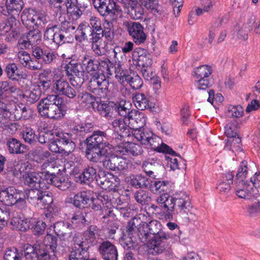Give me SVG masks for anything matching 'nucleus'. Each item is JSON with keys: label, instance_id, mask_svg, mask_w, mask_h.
<instances>
[{"label": "nucleus", "instance_id": "obj_1", "mask_svg": "<svg viewBox=\"0 0 260 260\" xmlns=\"http://www.w3.org/2000/svg\"><path fill=\"white\" fill-rule=\"evenodd\" d=\"M140 232L141 242L147 243L149 251L153 255L164 252L172 253L169 244L171 237L162 230L159 221L153 220L143 224Z\"/></svg>", "mask_w": 260, "mask_h": 260}, {"label": "nucleus", "instance_id": "obj_2", "mask_svg": "<svg viewBox=\"0 0 260 260\" xmlns=\"http://www.w3.org/2000/svg\"><path fill=\"white\" fill-rule=\"evenodd\" d=\"M160 207L166 211V214L172 216L174 213H183L189 208V195L183 191L176 192L173 196L162 193L156 200Z\"/></svg>", "mask_w": 260, "mask_h": 260}, {"label": "nucleus", "instance_id": "obj_3", "mask_svg": "<svg viewBox=\"0 0 260 260\" xmlns=\"http://www.w3.org/2000/svg\"><path fill=\"white\" fill-rule=\"evenodd\" d=\"M109 135L106 131H96L86 139L87 148L86 155L91 161L98 162L100 158L107 152L104 146L109 144Z\"/></svg>", "mask_w": 260, "mask_h": 260}, {"label": "nucleus", "instance_id": "obj_4", "mask_svg": "<svg viewBox=\"0 0 260 260\" xmlns=\"http://www.w3.org/2000/svg\"><path fill=\"white\" fill-rule=\"evenodd\" d=\"M75 29V27L70 22L64 21L61 22L59 27L54 25L47 28L44 34V39L59 46L70 42L71 33Z\"/></svg>", "mask_w": 260, "mask_h": 260}, {"label": "nucleus", "instance_id": "obj_5", "mask_svg": "<svg viewBox=\"0 0 260 260\" xmlns=\"http://www.w3.org/2000/svg\"><path fill=\"white\" fill-rule=\"evenodd\" d=\"M59 96L57 95L49 94L40 101L37 108L42 116L57 120L63 116Z\"/></svg>", "mask_w": 260, "mask_h": 260}, {"label": "nucleus", "instance_id": "obj_6", "mask_svg": "<svg viewBox=\"0 0 260 260\" xmlns=\"http://www.w3.org/2000/svg\"><path fill=\"white\" fill-rule=\"evenodd\" d=\"M113 152L109 153L107 152L103 155L98 162H102L103 167L106 169L116 171H126L128 168L129 160Z\"/></svg>", "mask_w": 260, "mask_h": 260}, {"label": "nucleus", "instance_id": "obj_7", "mask_svg": "<svg viewBox=\"0 0 260 260\" xmlns=\"http://www.w3.org/2000/svg\"><path fill=\"white\" fill-rule=\"evenodd\" d=\"M194 77L197 79L194 84L199 89L205 90L213 83L212 79L209 78L212 73V68L207 65L201 66L194 69Z\"/></svg>", "mask_w": 260, "mask_h": 260}, {"label": "nucleus", "instance_id": "obj_8", "mask_svg": "<svg viewBox=\"0 0 260 260\" xmlns=\"http://www.w3.org/2000/svg\"><path fill=\"white\" fill-rule=\"evenodd\" d=\"M48 3L59 14L66 12L77 17L82 14V11L72 2V0H48Z\"/></svg>", "mask_w": 260, "mask_h": 260}, {"label": "nucleus", "instance_id": "obj_9", "mask_svg": "<svg viewBox=\"0 0 260 260\" xmlns=\"http://www.w3.org/2000/svg\"><path fill=\"white\" fill-rule=\"evenodd\" d=\"M53 88L56 95H64L70 99H73L76 96L77 91L75 88L71 85L64 78L63 75L57 76L54 80Z\"/></svg>", "mask_w": 260, "mask_h": 260}, {"label": "nucleus", "instance_id": "obj_10", "mask_svg": "<svg viewBox=\"0 0 260 260\" xmlns=\"http://www.w3.org/2000/svg\"><path fill=\"white\" fill-rule=\"evenodd\" d=\"M124 25L129 35L136 44H140L144 43L147 35L144 32V27L141 24L137 22L127 21L124 23Z\"/></svg>", "mask_w": 260, "mask_h": 260}, {"label": "nucleus", "instance_id": "obj_11", "mask_svg": "<svg viewBox=\"0 0 260 260\" xmlns=\"http://www.w3.org/2000/svg\"><path fill=\"white\" fill-rule=\"evenodd\" d=\"M96 181L100 186L105 190H111L119 184V179L112 174L106 173L104 171H100Z\"/></svg>", "mask_w": 260, "mask_h": 260}, {"label": "nucleus", "instance_id": "obj_12", "mask_svg": "<svg viewBox=\"0 0 260 260\" xmlns=\"http://www.w3.org/2000/svg\"><path fill=\"white\" fill-rule=\"evenodd\" d=\"M92 4L95 10L102 16L109 14H115L119 10V7L113 0H91Z\"/></svg>", "mask_w": 260, "mask_h": 260}, {"label": "nucleus", "instance_id": "obj_13", "mask_svg": "<svg viewBox=\"0 0 260 260\" xmlns=\"http://www.w3.org/2000/svg\"><path fill=\"white\" fill-rule=\"evenodd\" d=\"M236 193L241 199H249L250 197L257 198L260 194V190L251 187L248 181L245 182L235 181Z\"/></svg>", "mask_w": 260, "mask_h": 260}, {"label": "nucleus", "instance_id": "obj_14", "mask_svg": "<svg viewBox=\"0 0 260 260\" xmlns=\"http://www.w3.org/2000/svg\"><path fill=\"white\" fill-rule=\"evenodd\" d=\"M32 55L45 64L53 62L57 57L55 51L48 47L41 48L37 47L32 50Z\"/></svg>", "mask_w": 260, "mask_h": 260}, {"label": "nucleus", "instance_id": "obj_15", "mask_svg": "<svg viewBox=\"0 0 260 260\" xmlns=\"http://www.w3.org/2000/svg\"><path fill=\"white\" fill-rule=\"evenodd\" d=\"M145 146L150 149H153L158 152L168 154H174L175 151L168 145L162 142L161 139L152 133Z\"/></svg>", "mask_w": 260, "mask_h": 260}, {"label": "nucleus", "instance_id": "obj_16", "mask_svg": "<svg viewBox=\"0 0 260 260\" xmlns=\"http://www.w3.org/2000/svg\"><path fill=\"white\" fill-rule=\"evenodd\" d=\"M24 6L22 0H6L5 6H1L0 12L4 15H19Z\"/></svg>", "mask_w": 260, "mask_h": 260}, {"label": "nucleus", "instance_id": "obj_17", "mask_svg": "<svg viewBox=\"0 0 260 260\" xmlns=\"http://www.w3.org/2000/svg\"><path fill=\"white\" fill-rule=\"evenodd\" d=\"M98 232V228L95 225H90L88 229L85 231L83 234V237L82 241L78 240L77 239L76 243L81 245V246L86 247L88 249L89 247L96 244L97 241L96 235ZM75 239V238H74Z\"/></svg>", "mask_w": 260, "mask_h": 260}, {"label": "nucleus", "instance_id": "obj_18", "mask_svg": "<svg viewBox=\"0 0 260 260\" xmlns=\"http://www.w3.org/2000/svg\"><path fill=\"white\" fill-rule=\"evenodd\" d=\"M20 193L19 190L13 187L0 189V201L6 206H13Z\"/></svg>", "mask_w": 260, "mask_h": 260}, {"label": "nucleus", "instance_id": "obj_19", "mask_svg": "<svg viewBox=\"0 0 260 260\" xmlns=\"http://www.w3.org/2000/svg\"><path fill=\"white\" fill-rule=\"evenodd\" d=\"M99 251L105 260H117L118 252L114 245L111 242L103 241L99 246Z\"/></svg>", "mask_w": 260, "mask_h": 260}, {"label": "nucleus", "instance_id": "obj_20", "mask_svg": "<svg viewBox=\"0 0 260 260\" xmlns=\"http://www.w3.org/2000/svg\"><path fill=\"white\" fill-rule=\"evenodd\" d=\"M90 39L92 42V49L93 52L98 55H103L104 54V48L105 46V42L103 41V38L104 37L101 31L92 32Z\"/></svg>", "mask_w": 260, "mask_h": 260}, {"label": "nucleus", "instance_id": "obj_21", "mask_svg": "<svg viewBox=\"0 0 260 260\" xmlns=\"http://www.w3.org/2000/svg\"><path fill=\"white\" fill-rule=\"evenodd\" d=\"M54 231L60 239L65 241L72 237L73 229L69 223L59 221L54 224Z\"/></svg>", "mask_w": 260, "mask_h": 260}, {"label": "nucleus", "instance_id": "obj_22", "mask_svg": "<svg viewBox=\"0 0 260 260\" xmlns=\"http://www.w3.org/2000/svg\"><path fill=\"white\" fill-rule=\"evenodd\" d=\"M6 145L10 154H23L27 151V146L15 138L7 139Z\"/></svg>", "mask_w": 260, "mask_h": 260}, {"label": "nucleus", "instance_id": "obj_23", "mask_svg": "<svg viewBox=\"0 0 260 260\" xmlns=\"http://www.w3.org/2000/svg\"><path fill=\"white\" fill-rule=\"evenodd\" d=\"M76 242L77 239H74V246L70 251L69 260H86L87 258L89 257L88 249L81 246Z\"/></svg>", "mask_w": 260, "mask_h": 260}, {"label": "nucleus", "instance_id": "obj_24", "mask_svg": "<svg viewBox=\"0 0 260 260\" xmlns=\"http://www.w3.org/2000/svg\"><path fill=\"white\" fill-rule=\"evenodd\" d=\"M24 184L32 188L47 189L48 187L45 185L40 175V173L32 172L28 174L25 178Z\"/></svg>", "mask_w": 260, "mask_h": 260}, {"label": "nucleus", "instance_id": "obj_25", "mask_svg": "<svg viewBox=\"0 0 260 260\" xmlns=\"http://www.w3.org/2000/svg\"><path fill=\"white\" fill-rule=\"evenodd\" d=\"M118 154L120 155H128L133 156L139 155L142 154L143 150L142 147L137 144L127 143L125 146L118 147L116 148Z\"/></svg>", "mask_w": 260, "mask_h": 260}, {"label": "nucleus", "instance_id": "obj_26", "mask_svg": "<svg viewBox=\"0 0 260 260\" xmlns=\"http://www.w3.org/2000/svg\"><path fill=\"white\" fill-rule=\"evenodd\" d=\"M41 93L42 92L39 87L35 86L24 90L21 96L27 104L31 105L39 101L41 95Z\"/></svg>", "mask_w": 260, "mask_h": 260}, {"label": "nucleus", "instance_id": "obj_27", "mask_svg": "<svg viewBox=\"0 0 260 260\" xmlns=\"http://www.w3.org/2000/svg\"><path fill=\"white\" fill-rule=\"evenodd\" d=\"M66 75L70 80L75 76L79 77L82 76L83 71L81 65L75 60H71L64 67Z\"/></svg>", "mask_w": 260, "mask_h": 260}, {"label": "nucleus", "instance_id": "obj_28", "mask_svg": "<svg viewBox=\"0 0 260 260\" xmlns=\"http://www.w3.org/2000/svg\"><path fill=\"white\" fill-rule=\"evenodd\" d=\"M91 197L89 192L81 191L74 196L71 203L77 208H86L90 205Z\"/></svg>", "mask_w": 260, "mask_h": 260}, {"label": "nucleus", "instance_id": "obj_29", "mask_svg": "<svg viewBox=\"0 0 260 260\" xmlns=\"http://www.w3.org/2000/svg\"><path fill=\"white\" fill-rule=\"evenodd\" d=\"M127 118H116L111 123L114 132L125 134L128 135L130 127L127 121Z\"/></svg>", "mask_w": 260, "mask_h": 260}, {"label": "nucleus", "instance_id": "obj_30", "mask_svg": "<svg viewBox=\"0 0 260 260\" xmlns=\"http://www.w3.org/2000/svg\"><path fill=\"white\" fill-rule=\"evenodd\" d=\"M136 221L138 222V219L133 218L128 222L126 227V234L125 235L133 237H138V239L141 241L140 232V230L143 228V224L136 225Z\"/></svg>", "mask_w": 260, "mask_h": 260}, {"label": "nucleus", "instance_id": "obj_31", "mask_svg": "<svg viewBox=\"0 0 260 260\" xmlns=\"http://www.w3.org/2000/svg\"><path fill=\"white\" fill-rule=\"evenodd\" d=\"M82 64L85 66V71L91 75L99 74L98 60L92 59L87 55H85L82 60Z\"/></svg>", "mask_w": 260, "mask_h": 260}, {"label": "nucleus", "instance_id": "obj_32", "mask_svg": "<svg viewBox=\"0 0 260 260\" xmlns=\"http://www.w3.org/2000/svg\"><path fill=\"white\" fill-rule=\"evenodd\" d=\"M37 258L39 260H58L56 252L48 251L46 246L43 244H40V247L38 249Z\"/></svg>", "mask_w": 260, "mask_h": 260}, {"label": "nucleus", "instance_id": "obj_33", "mask_svg": "<svg viewBox=\"0 0 260 260\" xmlns=\"http://www.w3.org/2000/svg\"><path fill=\"white\" fill-rule=\"evenodd\" d=\"M129 181L132 186L137 188H146L149 184L148 178L142 175H131Z\"/></svg>", "mask_w": 260, "mask_h": 260}, {"label": "nucleus", "instance_id": "obj_34", "mask_svg": "<svg viewBox=\"0 0 260 260\" xmlns=\"http://www.w3.org/2000/svg\"><path fill=\"white\" fill-rule=\"evenodd\" d=\"M92 31V29L89 25L80 24L76 31V40L80 42L85 41L88 36H91Z\"/></svg>", "mask_w": 260, "mask_h": 260}, {"label": "nucleus", "instance_id": "obj_35", "mask_svg": "<svg viewBox=\"0 0 260 260\" xmlns=\"http://www.w3.org/2000/svg\"><path fill=\"white\" fill-rule=\"evenodd\" d=\"M122 134H123L114 132L112 137L109 136L108 143L110 142L111 143V145L113 147V152H115L117 154L118 153L116 148L118 147H122V146H125L127 143V142L125 141L124 136H123Z\"/></svg>", "mask_w": 260, "mask_h": 260}, {"label": "nucleus", "instance_id": "obj_36", "mask_svg": "<svg viewBox=\"0 0 260 260\" xmlns=\"http://www.w3.org/2000/svg\"><path fill=\"white\" fill-rule=\"evenodd\" d=\"M152 132L143 128H135L133 131L134 137L140 142L142 145H145L147 143L150 137L152 135Z\"/></svg>", "mask_w": 260, "mask_h": 260}, {"label": "nucleus", "instance_id": "obj_37", "mask_svg": "<svg viewBox=\"0 0 260 260\" xmlns=\"http://www.w3.org/2000/svg\"><path fill=\"white\" fill-rule=\"evenodd\" d=\"M62 133H60L56 130H50L40 133L38 137V140L40 143L45 144L50 143L55 136L61 137Z\"/></svg>", "mask_w": 260, "mask_h": 260}, {"label": "nucleus", "instance_id": "obj_38", "mask_svg": "<svg viewBox=\"0 0 260 260\" xmlns=\"http://www.w3.org/2000/svg\"><path fill=\"white\" fill-rule=\"evenodd\" d=\"M93 129V125L91 123H81L75 125L72 129V133L81 138L87 133L92 132Z\"/></svg>", "mask_w": 260, "mask_h": 260}, {"label": "nucleus", "instance_id": "obj_39", "mask_svg": "<svg viewBox=\"0 0 260 260\" xmlns=\"http://www.w3.org/2000/svg\"><path fill=\"white\" fill-rule=\"evenodd\" d=\"M128 83L131 87L134 89H140L143 85V82L140 77L134 72H131L125 77L124 81Z\"/></svg>", "mask_w": 260, "mask_h": 260}, {"label": "nucleus", "instance_id": "obj_40", "mask_svg": "<svg viewBox=\"0 0 260 260\" xmlns=\"http://www.w3.org/2000/svg\"><path fill=\"white\" fill-rule=\"evenodd\" d=\"M134 102L137 109L140 110H144L149 108V100L143 93H137L133 98Z\"/></svg>", "mask_w": 260, "mask_h": 260}, {"label": "nucleus", "instance_id": "obj_41", "mask_svg": "<svg viewBox=\"0 0 260 260\" xmlns=\"http://www.w3.org/2000/svg\"><path fill=\"white\" fill-rule=\"evenodd\" d=\"M98 176L96 175V169L95 166H88L82 172L80 178H83L82 181L84 183H89L92 182L94 179H96Z\"/></svg>", "mask_w": 260, "mask_h": 260}, {"label": "nucleus", "instance_id": "obj_42", "mask_svg": "<svg viewBox=\"0 0 260 260\" xmlns=\"http://www.w3.org/2000/svg\"><path fill=\"white\" fill-rule=\"evenodd\" d=\"M61 153L68 155L73 152L75 148V144L71 139L67 138L64 134L61 135Z\"/></svg>", "mask_w": 260, "mask_h": 260}, {"label": "nucleus", "instance_id": "obj_43", "mask_svg": "<svg viewBox=\"0 0 260 260\" xmlns=\"http://www.w3.org/2000/svg\"><path fill=\"white\" fill-rule=\"evenodd\" d=\"M102 32L108 41H112L114 36V29L113 22L105 19L103 23Z\"/></svg>", "mask_w": 260, "mask_h": 260}, {"label": "nucleus", "instance_id": "obj_44", "mask_svg": "<svg viewBox=\"0 0 260 260\" xmlns=\"http://www.w3.org/2000/svg\"><path fill=\"white\" fill-rule=\"evenodd\" d=\"M142 6L140 3H135L128 8L127 14L134 19H141L144 14V10Z\"/></svg>", "mask_w": 260, "mask_h": 260}, {"label": "nucleus", "instance_id": "obj_45", "mask_svg": "<svg viewBox=\"0 0 260 260\" xmlns=\"http://www.w3.org/2000/svg\"><path fill=\"white\" fill-rule=\"evenodd\" d=\"M37 11L32 9H25L21 15V19L23 25L27 28H31L33 18Z\"/></svg>", "mask_w": 260, "mask_h": 260}, {"label": "nucleus", "instance_id": "obj_46", "mask_svg": "<svg viewBox=\"0 0 260 260\" xmlns=\"http://www.w3.org/2000/svg\"><path fill=\"white\" fill-rule=\"evenodd\" d=\"M250 171L248 162L246 161H242L238 168L235 181L245 182L246 181H244V179L246 178L248 174L250 173Z\"/></svg>", "mask_w": 260, "mask_h": 260}, {"label": "nucleus", "instance_id": "obj_47", "mask_svg": "<svg viewBox=\"0 0 260 260\" xmlns=\"http://www.w3.org/2000/svg\"><path fill=\"white\" fill-rule=\"evenodd\" d=\"M130 105L125 101H121L118 105L116 104L114 107L115 111L122 118H127L130 119L129 116L131 109L129 108Z\"/></svg>", "mask_w": 260, "mask_h": 260}, {"label": "nucleus", "instance_id": "obj_48", "mask_svg": "<svg viewBox=\"0 0 260 260\" xmlns=\"http://www.w3.org/2000/svg\"><path fill=\"white\" fill-rule=\"evenodd\" d=\"M141 5L147 9L151 10L154 13L159 15L162 13V11L158 5V0H138Z\"/></svg>", "mask_w": 260, "mask_h": 260}, {"label": "nucleus", "instance_id": "obj_49", "mask_svg": "<svg viewBox=\"0 0 260 260\" xmlns=\"http://www.w3.org/2000/svg\"><path fill=\"white\" fill-rule=\"evenodd\" d=\"M5 72L8 78L12 80H16L20 76L17 66L15 63H10L6 65Z\"/></svg>", "mask_w": 260, "mask_h": 260}, {"label": "nucleus", "instance_id": "obj_50", "mask_svg": "<svg viewBox=\"0 0 260 260\" xmlns=\"http://www.w3.org/2000/svg\"><path fill=\"white\" fill-rule=\"evenodd\" d=\"M78 102L83 106L91 105L94 107L95 104V98L91 94L87 92L80 93L78 95Z\"/></svg>", "mask_w": 260, "mask_h": 260}, {"label": "nucleus", "instance_id": "obj_51", "mask_svg": "<svg viewBox=\"0 0 260 260\" xmlns=\"http://www.w3.org/2000/svg\"><path fill=\"white\" fill-rule=\"evenodd\" d=\"M136 237L124 235L120 242L125 249L134 250L138 248L139 245L136 240Z\"/></svg>", "mask_w": 260, "mask_h": 260}, {"label": "nucleus", "instance_id": "obj_52", "mask_svg": "<svg viewBox=\"0 0 260 260\" xmlns=\"http://www.w3.org/2000/svg\"><path fill=\"white\" fill-rule=\"evenodd\" d=\"M32 46L39 44L42 38V34L40 28H36L30 30L25 35Z\"/></svg>", "mask_w": 260, "mask_h": 260}, {"label": "nucleus", "instance_id": "obj_53", "mask_svg": "<svg viewBox=\"0 0 260 260\" xmlns=\"http://www.w3.org/2000/svg\"><path fill=\"white\" fill-rule=\"evenodd\" d=\"M54 186L61 190H67L71 185V182L69 179L61 175H56L54 180Z\"/></svg>", "mask_w": 260, "mask_h": 260}, {"label": "nucleus", "instance_id": "obj_54", "mask_svg": "<svg viewBox=\"0 0 260 260\" xmlns=\"http://www.w3.org/2000/svg\"><path fill=\"white\" fill-rule=\"evenodd\" d=\"M24 141L30 144H34L37 142L38 136L35 131L30 127H25L22 132Z\"/></svg>", "mask_w": 260, "mask_h": 260}, {"label": "nucleus", "instance_id": "obj_55", "mask_svg": "<svg viewBox=\"0 0 260 260\" xmlns=\"http://www.w3.org/2000/svg\"><path fill=\"white\" fill-rule=\"evenodd\" d=\"M113 67V69H112V70L113 71V73L114 72L115 73V77L119 80L121 83H123L125 77L129 74L128 71L124 70L119 62H115Z\"/></svg>", "mask_w": 260, "mask_h": 260}, {"label": "nucleus", "instance_id": "obj_56", "mask_svg": "<svg viewBox=\"0 0 260 260\" xmlns=\"http://www.w3.org/2000/svg\"><path fill=\"white\" fill-rule=\"evenodd\" d=\"M44 189L42 188H31L29 190L27 196L29 203L36 206L44 192L43 190Z\"/></svg>", "mask_w": 260, "mask_h": 260}, {"label": "nucleus", "instance_id": "obj_57", "mask_svg": "<svg viewBox=\"0 0 260 260\" xmlns=\"http://www.w3.org/2000/svg\"><path fill=\"white\" fill-rule=\"evenodd\" d=\"M98 66L99 67V73H107L108 75H112L113 74V63L109 60L98 61Z\"/></svg>", "mask_w": 260, "mask_h": 260}, {"label": "nucleus", "instance_id": "obj_58", "mask_svg": "<svg viewBox=\"0 0 260 260\" xmlns=\"http://www.w3.org/2000/svg\"><path fill=\"white\" fill-rule=\"evenodd\" d=\"M33 19L31 22L32 24L31 25V28L32 29L41 28L48 22L46 16L39 14L37 12L35 14Z\"/></svg>", "mask_w": 260, "mask_h": 260}, {"label": "nucleus", "instance_id": "obj_59", "mask_svg": "<svg viewBox=\"0 0 260 260\" xmlns=\"http://www.w3.org/2000/svg\"><path fill=\"white\" fill-rule=\"evenodd\" d=\"M11 224L16 225L17 228L22 232L26 231L30 228L31 225L30 220L29 219H25L23 220H17V218L12 219Z\"/></svg>", "mask_w": 260, "mask_h": 260}, {"label": "nucleus", "instance_id": "obj_60", "mask_svg": "<svg viewBox=\"0 0 260 260\" xmlns=\"http://www.w3.org/2000/svg\"><path fill=\"white\" fill-rule=\"evenodd\" d=\"M73 224H87L89 221L87 219V214L81 211H76L71 218Z\"/></svg>", "mask_w": 260, "mask_h": 260}, {"label": "nucleus", "instance_id": "obj_61", "mask_svg": "<svg viewBox=\"0 0 260 260\" xmlns=\"http://www.w3.org/2000/svg\"><path fill=\"white\" fill-rule=\"evenodd\" d=\"M52 203V197L44 191L36 206L41 209L48 208Z\"/></svg>", "mask_w": 260, "mask_h": 260}, {"label": "nucleus", "instance_id": "obj_62", "mask_svg": "<svg viewBox=\"0 0 260 260\" xmlns=\"http://www.w3.org/2000/svg\"><path fill=\"white\" fill-rule=\"evenodd\" d=\"M96 77V83L99 86V90H101L102 92L107 91L109 86V80L106 78L104 74H95Z\"/></svg>", "mask_w": 260, "mask_h": 260}, {"label": "nucleus", "instance_id": "obj_63", "mask_svg": "<svg viewBox=\"0 0 260 260\" xmlns=\"http://www.w3.org/2000/svg\"><path fill=\"white\" fill-rule=\"evenodd\" d=\"M135 198L138 203L142 205L148 204L151 200L148 193L143 190L136 191L135 194Z\"/></svg>", "mask_w": 260, "mask_h": 260}, {"label": "nucleus", "instance_id": "obj_64", "mask_svg": "<svg viewBox=\"0 0 260 260\" xmlns=\"http://www.w3.org/2000/svg\"><path fill=\"white\" fill-rule=\"evenodd\" d=\"M244 114L243 108L240 106L230 105L228 108L227 115L229 117L239 118Z\"/></svg>", "mask_w": 260, "mask_h": 260}]
</instances>
